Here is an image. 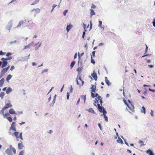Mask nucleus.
Instances as JSON below:
<instances>
[{
	"instance_id": "obj_58",
	"label": "nucleus",
	"mask_w": 155,
	"mask_h": 155,
	"mask_svg": "<svg viewBox=\"0 0 155 155\" xmlns=\"http://www.w3.org/2000/svg\"><path fill=\"white\" fill-rule=\"evenodd\" d=\"M104 45V43H101L99 44V46H101Z\"/></svg>"
},
{
	"instance_id": "obj_57",
	"label": "nucleus",
	"mask_w": 155,
	"mask_h": 155,
	"mask_svg": "<svg viewBox=\"0 0 155 155\" xmlns=\"http://www.w3.org/2000/svg\"><path fill=\"white\" fill-rule=\"evenodd\" d=\"M127 152L129 153H131V151L129 149H127Z\"/></svg>"
},
{
	"instance_id": "obj_20",
	"label": "nucleus",
	"mask_w": 155,
	"mask_h": 155,
	"mask_svg": "<svg viewBox=\"0 0 155 155\" xmlns=\"http://www.w3.org/2000/svg\"><path fill=\"white\" fill-rule=\"evenodd\" d=\"M12 76L11 74H9L8 75L6 78V81L8 82H9V81L10 79H11L12 78Z\"/></svg>"
},
{
	"instance_id": "obj_15",
	"label": "nucleus",
	"mask_w": 155,
	"mask_h": 155,
	"mask_svg": "<svg viewBox=\"0 0 155 155\" xmlns=\"http://www.w3.org/2000/svg\"><path fill=\"white\" fill-rule=\"evenodd\" d=\"M24 23V21H19V23L18 24L17 26V28L20 27L21 25H23Z\"/></svg>"
},
{
	"instance_id": "obj_35",
	"label": "nucleus",
	"mask_w": 155,
	"mask_h": 155,
	"mask_svg": "<svg viewBox=\"0 0 155 155\" xmlns=\"http://www.w3.org/2000/svg\"><path fill=\"white\" fill-rule=\"evenodd\" d=\"M142 110H141V112L142 113H143L144 114H145L146 111H145V108L144 106H143L142 107Z\"/></svg>"
},
{
	"instance_id": "obj_1",
	"label": "nucleus",
	"mask_w": 155,
	"mask_h": 155,
	"mask_svg": "<svg viewBox=\"0 0 155 155\" xmlns=\"http://www.w3.org/2000/svg\"><path fill=\"white\" fill-rule=\"evenodd\" d=\"M12 151L14 154H15L16 153L15 149L13 147L12 145L9 146V147L7 148L5 151V153L8 155H13Z\"/></svg>"
},
{
	"instance_id": "obj_9",
	"label": "nucleus",
	"mask_w": 155,
	"mask_h": 155,
	"mask_svg": "<svg viewBox=\"0 0 155 155\" xmlns=\"http://www.w3.org/2000/svg\"><path fill=\"white\" fill-rule=\"evenodd\" d=\"M105 80L106 83L107 84L108 86H110L111 84V83L108 79V78L107 77H105Z\"/></svg>"
},
{
	"instance_id": "obj_23",
	"label": "nucleus",
	"mask_w": 155,
	"mask_h": 155,
	"mask_svg": "<svg viewBox=\"0 0 155 155\" xmlns=\"http://www.w3.org/2000/svg\"><path fill=\"white\" fill-rule=\"evenodd\" d=\"M5 95V93L3 92H2L0 93V97L2 99L4 97Z\"/></svg>"
},
{
	"instance_id": "obj_30",
	"label": "nucleus",
	"mask_w": 155,
	"mask_h": 155,
	"mask_svg": "<svg viewBox=\"0 0 155 155\" xmlns=\"http://www.w3.org/2000/svg\"><path fill=\"white\" fill-rule=\"evenodd\" d=\"M7 71H8V70H7L6 69V68H3L1 72L2 73L5 74V73H6Z\"/></svg>"
},
{
	"instance_id": "obj_37",
	"label": "nucleus",
	"mask_w": 155,
	"mask_h": 155,
	"mask_svg": "<svg viewBox=\"0 0 155 155\" xmlns=\"http://www.w3.org/2000/svg\"><path fill=\"white\" fill-rule=\"evenodd\" d=\"M7 119L10 122H11L12 121V118L11 117H7Z\"/></svg>"
},
{
	"instance_id": "obj_14",
	"label": "nucleus",
	"mask_w": 155,
	"mask_h": 155,
	"mask_svg": "<svg viewBox=\"0 0 155 155\" xmlns=\"http://www.w3.org/2000/svg\"><path fill=\"white\" fill-rule=\"evenodd\" d=\"M72 27V25L71 24H70L69 25H68L67 26L66 30L67 32H68L69 30Z\"/></svg>"
},
{
	"instance_id": "obj_19",
	"label": "nucleus",
	"mask_w": 155,
	"mask_h": 155,
	"mask_svg": "<svg viewBox=\"0 0 155 155\" xmlns=\"http://www.w3.org/2000/svg\"><path fill=\"white\" fill-rule=\"evenodd\" d=\"M104 112H103V115L105 118V120L106 121V122L108 121V118L107 116H106V114L107 113L106 111H104Z\"/></svg>"
},
{
	"instance_id": "obj_64",
	"label": "nucleus",
	"mask_w": 155,
	"mask_h": 155,
	"mask_svg": "<svg viewBox=\"0 0 155 155\" xmlns=\"http://www.w3.org/2000/svg\"><path fill=\"white\" fill-rule=\"evenodd\" d=\"M95 53V51H93L92 52V54L93 56L94 57V56Z\"/></svg>"
},
{
	"instance_id": "obj_61",
	"label": "nucleus",
	"mask_w": 155,
	"mask_h": 155,
	"mask_svg": "<svg viewBox=\"0 0 155 155\" xmlns=\"http://www.w3.org/2000/svg\"><path fill=\"white\" fill-rule=\"evenodd\" d=\"M150 114L152 116H153V111L152 110H151V112H150Z\"/></svg>"
},
{
	"instance_id": "obj_63",
	"label": "nucleus",
	"mask_w": 155,
	"mask_h": 155,
	"mask_svg": "<svg viewBox=\"0 0 155 155\" xmlns=\"http://www.w3.org/2000/svg\"><path fill=\"white\" fill-rule=\"evenodd\" d=\"M72 90H73L72 87V86H71V89H70V91L71 92H72Z\"/></svg>"
},
{
	"instance_id": "obj_22",
	"label": "nucleus",
	"mask_w": 155,
	"mask_h": 155,
	"mask_svg": "<svg viewBox=\"0 0 155 155\" xmlns=\"http://www.w3.org/2000/svg\"><path fill=\"white\" fill-rule=\"evenodd\" d=\"M13 58V57L12 56H8V58H2V59L6 60V61L11 60Z\"/></svg>"
},
{
	"instance_id": "obj_38",
	"label": "nucleus",
	"mask_w": 155,
	"mask_h": 155,
	"mask_svg": "<svg viewBox=\"0 0 155 155\" xmlns=\"http://www.w3.org/2000/svg\"><path fill=\"white\" fill-rule=\"evenodd\" d=\"M91 63H93V64H94L95 63V61H94V60L92 58V56H91Z\"/></svg>"
},
{
	"instance_id": "obj_28",
	"label": "nucleus",
	"mask_w": 155,
	"mask_h": 155,
	"mask_svg": "<svg viewBox=\"0 0 155 155\" xmlns=\"http://www.w3.org/2000/svg\"><path fill=\"white\" fill-rule=\"evenodd\" d=\"M88 111L92 113H94V111L92 108H90L88 109Z\"/></svg>"
},
{
	"instance_id": "obj_55",
	"label": "nucleus",
	"mask_w": 155,
	"mask_h": 155,
	"mask_svg": "<svg viewBox=\"0 0 155 155\" xmlns=\"http://www.w3.org/2000/svg\"><path fill=\"white\" fill-rule=\"evenodd\" d=\"M153 25L154 26V27H155V20L153 19V21L152 22Z\"/></svg>"
},
{
	"instance_id": "obj_43",
	"label": "nucleus",
	"mask_w": 155,
	"mask_h": 155,
	"mask_svg": "<svg viewBox=\"0 0 155 155\" xmlns=\"http://www.w3.org/2000/svg\"><path fill=\"white\" fill-rule=\"evenodd\" d=\"M22 134L21 132L19 134V137L21 139V140H23V138L22 137Z\"/></svg>"
},
{
	"instance_id": "obj_11",
	"label": "nucleus",
	"mask_w": 155,
	"mask_h": 155,
	"mask_svg": "<svg viewBox=\"0 0 155 155\" xmlns=\"http://www.w3.org/2000/svg\"><path fill=\"white\" fill-rule=\"evenodd\" d=\"M91 97L93 98H94V97H97L98 96H99L97 93L94 94V93L93 92H91Z\"/></svg>"
},
{
	"instance_id": "obj_12",
	"label": "nucleus",
	"mask_w": 155,
	"mask_h": 155,
	"mask_svg": "<svg viewBox=\"0 0 155 155\" xmlns=\"http://www.w3.org/2000/svg\"><path fill=\"white\" fill-rule=\"evenodd\" d=\"M117 143L122 144L123 143V140L119 137H118V139L117 140Z\"/></svg>"
},
{
	"instance_id": "obj_29",
	"label": "nucleus",
	"mask_w": 155,
	"mask_h": 155,
	"mask_svg": "<svg viewBox=\"0 0 155 155\" xmlns=\"http://www.w3.org/2000/svg\"><path fill=\"white\" fill-rule=\"evenodd\" d=\"M82 99H83L84 101V102L85 103L86 99V95H82L81 97Z\"/></svg>"
},
{
	"instance_id": "obj_45",
	"label": "nucleus",
	"mask_w": 155,
	"mask_h": 155,
	"mask_svg": "<svg viewBox=\"0 0 155 155\" xmlns=\"http://www.w3.org/2000/svg\"><path fill=\"white\" fill-rule=\"evenodd\" d=\"M12 54L11 52H8L7 53L6 56L7 57H8L10 55H11Z\"/></svg>"
},
{
	"instance_id": "obj_41",
	"label": "nucleus",
	"mask_w": 155,
	"mask_h": 155,
	"mask_svg": "<svg viewBox=\"0 0 155 155\" xmlns=\"http://www.w3.org/2000/svg\"><path fill=\"white\" fill-rule=\"evenodd\" d=\"M99 23L98 25V26L100 28H102L101 27V25L102 24V21H99Z\"/></svg>"
},
{
	"instance_id": "obj_13",
	"label": "nucleus",
	"mask_w": 155,
	"mask_h": 155,
	"mask_svg": "<svg viewBox=\"0 0 155 155\" xmlns=\"http://www.w3.org/2000/svg\"><path fill=\"white\" fill-rule=\"evenodd\" d=\"M9 113L11 114H16V113L13 108L9 110Z\"/></svg>"
},
{
	"instance_id": "obj_5",
	"label": "nucleus",
	"mask_w": 155,
	"mask_h": 155,
	"mask_svg": "<svg viewBox=\"0 0 155 155\" xmlns=\"http://www.w3.org/2000/svg\"><path fill=\"white\" fill-rule=\"evenodd\" d=\"M97 107L99 110L101 112H102L103 114V112H104V111H106L104 107L100 106L99 104H97Z\"/></svg>"
},
{
	"instance_id": "obj_4",
	"label": "nucleus",
	"mask_w": 155,
	"mask_h": 155,
	"mask_svg": "<svg viewBox=\"0 0 155 155\" xmlns=\"http://www.w3.org/2000/svg\"><path fill=\"white\" fill-rule=\"evenodd\" d=\"M1 60L2 61V68H3L6 66L8 64V62L6 60L2 59V58H1Z\"/></svg>"
},
{
	"instance_id": "obj_48",
	"label": "nucleus",
	"mask_w": 155,
	"mask_h": 155,
	"mask_svg": "<svg viewBox=\"0 0 155 155\" xmlns=\"http://www.w3.org/2000/svg\"><path fill=\"white\" fill-rule=\"evenodd\" d=\"M68 10H65L64 11V12H63V14L65 16L66 15V14L68 12Z\"/></svg>"
},
{
	"instance_id": "obj_6",
	"label": "nucleus",
	"mask_w": 155,
	"mask_h": 155,
	"mask_svg": "<svg viewBox=\"0 0 155 155\" xmlns=\"http://www.w3.org/2000/svg\"><path fill=\"white\" fill-rule=\"evenodd\" d=\"M146 153L149 155H154V153L153 151L150 149L146 151Z\"/></svg>"
},
{
	"instance_id": "obj_42",
	"label": "nucleus",
	"mask_w": 155,
	"mask_h": 155,
	"mask_svg": "<svg viewBox=\"0 0 155 155\" xmlns=\"http://www.w3.org/2000/svg\"><path fill=\"white\" fill-rule=\"evenodd\" d=\"M6 53L2 52V51H0V55H4Z\"/></svg>"
},
{
	"instance_id": "obj_51",
	"label": "nucleus",
	"mask_w": 155,
	"mask_h": 155,
	"mask_svg": "<svg viewBox=\"0 0 155 155\" xmlns=\"http://www.w3.org/2000/svg\"><path fill=\"white\" fill-rule=\"evenodd\" d=\"M67 99L68 100L69 97V94L68 93H67Z\"/></svg>"
},
{
	"instance_id": "obj_50",
	"label": "nucleus",
	"mask_w": 155,
	"mask_h": 155,
	"mask_svg": "<svg viewBox=\"0 0 155 155\" xmlns=\"http://www.w3.org/2000/svg\"><path fill=\"white\" fill-rule=\"evenodd\" d=\"M148 90L150 91H151L152 92H155V90L151 89L150 88H149Z\"/></svg>"
},
{
	"instance_id": "obj_34",
	"label": "nucleus",
	"mask_w": 155,
	"mask_h": 155,
	"mask_svg": "<svg viewBox=\"0 0 155 155\" xmlns=\"http://www.w3.org/2000/svg\"><path fill=\"white\" fill-rule=\"evenodd\" d=\"M9 129H10V130H12L13 131H15L16 130L15 127H10Z\"/></svg>"
},
{
	"instance_id": "obj_32",
	"label": "nucleus",
	"mask_w": 155,
	"mask_h": 155,
	"mask_svg": "<svg viewBox=\"0 0 155 155\" xmlns=\"http://www.w3.org/2000/svg\"><path fill=\"white\" fill-rule=\"evenodd\" d=\"M6 110L3 107L2 110L0 111V114H3L4 113V111L5 110Z\"/></svg>"
},
{
	"instance_id": "obj_27",
	"label": "nucleus",
	"mask_w": 155,
	"mask_h": 155,
	"mask_svg": "<svg viewBox=\"0 0 155 155\" xmlns=\"http://www.w3.org/2000/svg\"><path fill=\"white\" fill-rule=\"evenodd\" d=\"M12 91V89L10 87L8 88L6 91V92L7 94H8Z\"/></svg>"
},
{
	"instance_id": "obj_17",
	"label": "nucleus",
	"mask_w": 155,
	"mask_h": 155,
	"mask_svg": "<svg viewBox=\"0 0 155 155\" xmlns=\"http://www.w3.org/2000/svg\"><path fill=\"white\" fill-rule=\"evenodd\" d=\"M34 11H35V12L36 13H38L40 12V10L39 8H37V9H34L31 10L32 12H33Z\"/></svg>"
},
{
	"instance_id": "obj_7",
	"label": "nucleus",
	"mask_w": 155,
	"mask_h": 155,
	"mask_svg": "<svg viewBox=\"0 0 155 155\" xmlns=\"http://www.w3.org/2000/svg\"><path fill=\"white\" fill-rule=\"evenodd\" d=\"M21 142L18 143V148L19 150L22 149L24 147V146L22 144V142L21 141H20Z\"/></svg>"
},
{
	"instance_id": "obj_33",
	"label": "nucleus",
	"mask_w": 155,
	"mask_h": 155,
	"mask_svg": "<svg viewBox=\"0 0 155 155\" xmlns=\"http://www.w3.org/2000/svg\"><path fill=\"white\" fill-rule=\"evenodd\" d=\"M40 0H35L33 3L31 4V5H34L38 3L39 1Z\"/></svg>"
},
{
	"instance_id": "obj_59",
	"label": "nucleus",
	"mask_w": 155,
	"mask_h": 155,
	"mask_svg": "<svg viewBox=\"0 0 155 155\" xmlns=\"http://www.w3.org/2000/svg\"><path fill=\"white\" fill-rule=\"evenodd\" d=\"M146 45V48L145 50V52L146 53L147 52V50L148 49V47H147V45Z\"/></svg>"
},
{
	"instance_id": "obj_36",
	"label": "nucleus",
	"mask_w": 155,
	"mask_h": 155,
	"mask_svg": "<svg viewBox=\"0 0 155 155\" xmlns=\"http://www.w3.org/2000/svg\"><path fill=\"white\" fill-rule=\"evenodd\" d=\"M75 64V62L74 61H73L71 62V64L70 66L71 68H72L74 65Z\"/></svg>"
},
{
	"instance_id": "obj_60",
	"label": "nucleus",
	"mask_w": 155,
	"mask_h": 155,
	"mask_svg": "<svg viewBox=\"0 0 155 155\" xmlns=\"http://www.w3.org/2000/svg\"><path fill=\"white\" fill-rule=\"evenodd\" d=\"M53 133V131L51 130H50L48 132V133L49 134H51Z\"/></svg>"
},
{
	"instance_id": "obj_49",
	"label": "nucleus",
	"mask_w": 155,
	"mask_h": 155,
	"mask_svg": "<svg viewBox=\"0 0 155 155\" xmlns=\"http://www.w3.org/2000/svg\"><path fill=\"white\" fill-rule=\"evenodd\" d=\"M56 97V95H55V96L54 97V98L53 99V100L52 101V103L54 104L55 101V97Z\"/></svg>"
},
{
	"instance_id": "obj_16",
	"label": "nucleus",
	"mask_w": 155,
	"mask_h": 155,
	"mask_svg": "<svg viewBox=\"0 0 155 155\" xmlns=\"http://www.w3.org/2000/svg\"><path fill=\"white\" fill-rule=\"evenodd\" d=\"M5 81V79L4 78H2L0 80V87H1L3 85Z\"/></svg>"
},
{
	"instance_id": "obj_2",
	"label": "nucleus",
	"mask_w": 155,
	"mask_h": 155,
	"mask_svg": "<svg viewBox=\"0 0 155 155\" xmlns=\"http://www.w3.org/2000/svg\"><path fill=\"white\" fill-rule=\"evenodd\" d=\"M128 101L130 103V104H128V106H127V107L129 108L132 112H134L135 111L134 107L131 103L129 100Z\"/></svg>"
},
{
	"instance_id": "obj_44",
	"label": "nucleus",
	"mask_w": 155,
	"mask_h": 155,
	"mask_svg": "<svg viewBox=\"0 0 155 155\" xmlns=\"http://www.w3.org/2000/svg\"><path fill=\"white\" fill-rule=\"evenodd\" d=\"M57 6V5L55 4H53L52 5V9L51 10V12H52L54 10V8Z\"/></svg>"
},
{
	"instance_id": "obj_40",
	"label": "nucleus",
	"mask_w": 155,
	"mask_h": 155,
	"mask_svg": "<svg viewBox=\"0 0 155 155\" xmlns=\"http://www.w3.org/2000/svg\"><path fill=\"white\" fill-rule=\"evenodd\" d=\"M3 115V116L4 117H5V118L7 117V116L9 115V114L8 113H6L5 114H4Z\"/></svg>"
},
{
	"instance_id": "obj_8",
	"label": "nucleus",
	"mask_w": 155,
	"mask_h": 155,
	"mask_svg": "<svg viewBox=\"0 0 155 155\" xmlns=\"http://www.w3.org/2000/svg\"><path fill=\"white\" fill-rule=\"evenodd\" d=\"M92 76L94 79L95 81H97V74L94 71L93 73L91 74Z\"/></svg>"
},
{
	"instance_id": "obj_18",
	"label": "nucleus",
	"mask_w": 155,
	"mask_h": 155,
	"mask_svg": "<svg viewBox=\"0 0 155 155\" xmlns=\"http://www.w3.org/2000/svg\"><path fill=\"white\" fill-rule=\"evenodd\" d=\"M101 97L100 96H98L97 98H96V101H95V103H98V101L101 99Z\"/></svg>"
},
{
	"instance_id": "obj_53",
	"label": "nucleus",
	"mask_w": 155,
	"mask_h": 155,
	"mask_svg": "<svg viewBox=\"0 0 155 155\" xmlns=\"http://www.w3.org/2000/svg\"><path fill=\"white\" fill-rule=\"evenodd\" d=\"M91 8H96V6L93 4H92L91 5Z\"/></svg>"
},
{
	"instance_id": "obj_39",
	"label": "nucleus",
	"mask_w": 155,
	"mask_h": 155,
	"mask_svg": "<svg viewBox=\"0 0 155 155\" xmlns=\"http://www.w3.org/2000/svg\"><path fill=\"white\" fill-rule=\"evenodd\" d=\"M24 150H21L20 151L18 155H24Z\"/></svg>"
},
{
	"instance_id": "obj_62",
	"label": "nucleus",
	"mask_w": 155,
	"mask_h": 155,
	"mask_svg": "<svg viewBox=\"0 0 155 155\" xmlns=\"http://www.w3.org/2000/svg\"><path fill=\"white\" fill-rule=\"evenodd\" d=\"M99 102L101 104V105H102V104L103 102V101H102V99H101L100 101H99Z\"/></svg>"
},
{
	"instance_id": "obj_52",
	"label": "nucleus",
	"mask_w": 155,
	"mask_h": 155,
	"mask_svg": "<svg viewBox=\"0 0 155 155\" xmlns=\"http://www.w3.org/2000/svg\"><path fill=\"white\" fill-rule=\"evenodd\" d=\"M14 68H15L14 66L12 65L11 66V68L10 70L11 71H12L14 70Z\"/></svg>"
},
{
	"instance_id": "obj_10",
	"label": "nucleus",
	"mask_w": 155,
	"mask_h": 155,
	"mask_svg": "<svg viewBox=\"0 0 155 155\" xmlns=\"http://www.w3.org/2000/svg\"><path fill=\"white\" fill-rule=\"evenodd\" d=\"M12 106V105L10 103H8L5 104V106L4 107L6 110L9 107H11Z\"/></svg>"
},
{
	"instance_id": "obj_3",
	"label": "nucleus",
	"mask_w": 155,
	"mask_h": 155,
	"mask_svg": "<svg viewBox=\"0 0 155 155\" xmlns=\"http://www.w3.org/2000/svg\"><path fill=\"white\" fill-rule=\"evenodd\" d=\"M96 83H95L94 85L91 84V92L95 93L96 91Z\"/></svg>"
},
{
	"instance_id": "obj_54",
	"label": "nucleus",
	"mask_w": 155,
	"mask_h": 155,
	"mask_svg": "<svg viewBox=\"0 0 155 155\" xmlns=\"http://www.w3.org/2000/svg\"><path fill=\"white\" fill-rule=\"evenodd\" d=\"M123 101H124V103H125V104L127 106H128V104H127L126 101L125 99H124L123 100Z\"/></svg>"
},
{
	"instance_id": "obj_47",
	"label": "nucleus",
	"mask_w": 155,
	"mask_h": 155,
	"mask_svg": "<svg viewBox=\"0 0 155 155\" xmlns=\"http://www.w3.org/2000/svg\"><path fill=\"white\" fill-rule=\"evenodd\" d=\"M124 141L125 144L127 145L128 147H129V145L128 143L127 142L126 140V139L125 140H124Z\"/></svg>"
},
{
	"instance_id": "obj_24",
	"label": "nucleus",
	"mask_w": 155,
	"mask_h": 155,
	"mask_svg": "<svg viewBox=\"0 0 155 155\" xmlns=\"http://www.w3.org/2000/svg\"><path fill=\"white\" fill-rule=\"evenodd\" d=\"M143 141H142L140 140L138 142V143H141L140 144V146H144L145 145V144L143 143Z\"/></svg>"
},
{
	"instance_id": "obj_26",
	"label": "nucleus",
	"mask_w": 155,
	"mask_h": 155,
	"mask_svg": "<svg viewBox=\"0 0 155 155\" xmlns=\"http://www.w3.org/2000/svg\"><path fill=\"white\" fill-rule=\"evenodd\" d=\"M91 11V17L92 15H95V13L94 12V10L92 9H91L90 10Z\"/></svg>"
},
{
	"instance_id": "obj_21",
	"label": "nucleus",
	"mask_w": 155,
	"mask_h": 155,
	"mask_svg": "<svg viewBox=\"0 0 155 155\" xmlns=\"http://www.w3.org/2000/svg\"><path fill=\"white\" fill-rule=\"evenodd\" d=\"M86 25L84 24V31L83 32V35H82V38H84V35L85 34V31H87V30H86Z\"/></svg>"
},
{
	"instance_id": "obj_31",
	"label": "nucleus",
	"mask_w": 155,
	"mask_h": 155,
	"mask_svg": "<svg viewBox=\"0 0 155 155\" xmlns=\"http://www.w3.org/2000/svg\"><path fill=\"white\" fill-rule=\"evenodd\" d=\"M31 45V44H29L28 45H27V46H25L24 47V49H25L30 48V46Z\"/></svg>"
},
{
	"instance_id": "obj_46",
	"label": "nucleus",
	"mask_w": 155,
	"mask_h": 155,
	"mask_svg": "<svg viewBox=\"0 0 155 155\" xmlns=\"http://www.w3.org/2000/svg\"><path fill=\"white\" fill-rule=\"evenodd\" d=\"M79 79L81 81V82H82V86L83 85V84H84V81L82 80V79H81V77H79Z\"/></svg>"
},
{
	"instance_id": "obj_56",
	"label": "nucleus",
	"mask_w": 155,
	"mask_h": 155,
	"mask_svg": "<svg viewBox=\"0 0 155 155\" xmlns=\"http://www.w3.org/2000/svg\"><path fill=\"white\" fill-rule=\"evenodd\" d=\"M148 66L150 68H152L153 67V66L152 64L149 65Z\"/></svg>"
},
{
	"instance_id": "obj_25",
	"label": "nucleus",
	"mask_w": 155,
	"mask_h": 155,
	"mask_svg": "<svg viewBox=\"0 0 155 155\" xmlns=\"http://www.w3.org/2000/svg\"><path fill=\"white\" fill-rule=\"evenodd\" d=\"M19 133L18 132L15 131L14 133V134L16 138H18L19 137L18 136Z\"/></svg>"
}]
</instances>
